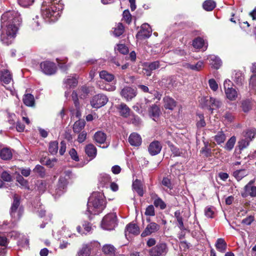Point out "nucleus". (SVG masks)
I'll list each match as a JSON object with an SVG mask.
<instances>
[{
  "instance_id": "ea45409f",
  "label": "nucleus",
  "mask_w": 256,
  "mask_h": 256,
  "mask_svg": "<svg viewBox=\"0 0 256 256\" xmlns=\"http://www.w3.org/2000/svg\"><path fill=\"white\" fill-rule=\"evenodd\" d=\"M102 250L106 254L112 256L114 254L115 248L112 244H106L103 246Z\"/></svg>"
},
{
  "instance_id": "f257e3e1",
  "label": "nucleus",
  "mask_w": 256,
  "mask_h": 256,
  "mask_svg": "<svg viewBox=\"0 0 256 256\" xmlns=\"http://www.w3.org/2000/svg\"><path fill=\"white\" fill-rule=\"evenodd\" d=\"M22 22V18L18 11L12 10L4 12L1 16L0 41L6 45L10 44Z\"/></svg>"
},
{
  "instance_id": "49530a36",
  "label": "nucleus",
  "mask_w": 256,
  "mask_h": 256,
  "mask_svg": "<svg viewBox=\"0 0 256 256\" xmlns=\"http://www.w3.org/2000/svg\"><path fill=\"white\" fill-rule=\"evenodd\" d=\"M48 150L52 154H56L58 150V142L57 141L50 142V143Z\"/></svg>"
},
{
  "instance_id": "0e129e2a",
  "label": "nucleus",
  "mask_w": 256,
  "mask_h": 256,
  "mask_svg": "<svg viewBox=\"0 0 256 256\" xmlns=\"http://www.w3.org/2000/svg\"><path fill=\"white\" fill-rule=\"evenodd\" d=\"M123 18L127 23L129 24L131 22V14L128 10H124L123 12Z\"/></svg>"
},
{
  "instance_id": "473e14b6",
  "label": "nucleus",
  "mask_w": 256,
  "mask_h": 256,
  "mask_svg": "<svg viewBox=\"0 0 256 256\" xmlns=\"http://www.w3.org/2000/svg\"><path fill=\"white\" fill-rule=\"evenodd\" d=\"M98 180L102 186H106L110 182V177L106 174H101L98 177Z\"/></svg>"
},
{
  "instance_id": "393cba45",
  "label": "nucleus",
  "mask_w": 256,
  "mask_h": 256,
  "mask_svg": "<svg viewBox=\"0 0 256 256\" xmlns=\"http://www.w3.org/2000/svg\"><path fill=\"white\" fill-rule=\"evenodd\" d=\"M164 106L166 109L172 110L176 106V101L169 96H166L164 98Z\"/></svg>"
},
{
  "instance_id": "58836bf2",
  "label": "nucleus",
  "mask_w": 256,
  "mask_h": 256,
  "mask_svg": "<svg viewBox=\"0 0 256 256\" xmlns=\"http://www.w3.org/2000/svg\"><path fill=\"white\" fill-rule=\"evenodd\" d=\"M225 93L227 98L230 100H235L238 96L237 92L233 88H228V90H225Z\"/></svg>"
},
{
  "instance_id": "5701e85b",
  "label": "nucleus",
  "mask_w": 256,
  "mask_h": 256,
  "mask_svg": "<svg viewBox=\"0 0 256 256\" xmlns=\"http://www.w3.org/2000/svg\"><path fill=\"white\" fill-rule=\"evenodd\" d=\"M85 152L88 156L94 158L96 155V148L92 144H88L85 147Z\"/></svg>"
},
{
  "instance_id": "ddd939ff",
  "label": "nucleus",
  "mask_w": 256,
  "mask_h": 256,
  "mask_svg": "<svg viewBox=\"0 0 256 256\" xmlns=\"http://www.w3.org/2000/svg\"><path fill=\"white\" fill-rule=\"evenodd\" d=\"M160 226L156 222H150L147 225L144 230L141 234L142 237H146L152 233L158 232L160 229Z\"/></svg>"
},
{
  "instance_id": "864d4df0",
  "label": "nucleus",
  "mask_w": 256,
  "mask_h": 256,
  "mask_svg": "<svg viewBox=\"0 0 256 256\" xmlns=\"http://www.w3.org/2000/svg\"><path fill=\"white\" fill-rule=\"evenodd\" d=\"M117 50L123 54H126L128 52V47L124 44H118Z\"/></svg>"
},
{
  "instance_id": "de8ad7c7",
  "label": "nucleus",
  "mask_w": 256,
  "mask_h": 256,
  "mask_svg": "<svg viewBox=\"0 0 256 256\" xmlns=\"http://www.w3.org/2000/svg\"><path fill=\"white\" fill-rule=\"evenodd\" d=\"M192 45L196 48H200L204 46V40L200 38H197L194 40Z\"/></svg>"
},
{
  "instance_id": "0eeeda50",
  "label": "nucleus",
  "mask_w": 256,
  "mask_h": 256,
  "mask_svg": "<svg viewBox=\"0 0 256 256\" xmlns=\"http://www.w3.org/2000/svg\"><path fill=\"white\" fill-rule=\"evenodd\" d=\"M168 250L166 243L160 242L148 250V256H166Z\"/></svg>"
},
{
  "instance_id": "dca6fc26",
  "label": "nucleus",
  "mask_w": 256,
  "mask_h": 256,
  "mask_svg": "<svg viewBox=\"0 0 256 256\" xmlns=\"http://www.w3.org/2000/svg\"><path fill=\"white\" fill-rule=\"evenodd\" d=\"M68 182L66 178L60 176L58 180L57 188H56V194L60 196L66 190Z\"/></svg>"
},
{
  "instance_id": "a211bd4d",
  "label": "nucleus",
  "mask_w": 256,
  "mask_h": 256,
  "mask_svg": "<svg viewBox=\"0 0 256 256\" xmlns=\"http://www.w3.org/2000/svg\"><path fill=\"white\" fill-rule=\"evenodd\" d=\"M128 142L132 146H139L142 144V140L139 134L133 132L129 136Z\"/></svg>"
},
{
  "instance_id": "aec40b11",
  "label": "nucleus",
  "mask_w": 256,
  "mask_h": 256,
  "mask_svg": "<svg viewBox=\"0 0 256 256\" xmlns=\"http://www.w3.org/2000/svg\"><path fill=\"white\" fill-rule=\"evenodd\" d=\"M152 198L154 200V204L156 208H160L161 210H164L166 208V205L162 198H159L156 194H151Z\"/></svg>"
},
{
  "instance_id": "09e8293b",
  "label": "nucleus",
  "mask_w": 256,
  "mask_h": 256,
  "mask_svg": "<svg viewBox=\"0 0 256 256\" xmlns=\"http://www.w3.org/2000/svg\"><path fill=\"white\" fill-rule=\"evenodd\" d=\"M38 16L32 19L30 22V26L33 30H38L40 29V23L38 20Z\"/></svg>"
},
{
  "instance_id": "a19ab883",
  "label": "nucleus",
  "mask_w": 256,
  "mask_h": 256,
  "mask_svg": "<svg viewBox=\"0 0 256 256\" xmlns=\"http://www.w3.org/2000/svg\"><path fill=\"white\" fill-rule=\"evenodd\" d=\"M216 6V2L212 0H206L202 4L203 8L207 11L212 10Z\"/></svg>"
},
{
  "instance_id": "680f3d73",
  "label": "nucleus",
  "mask_w": 256,
  "mask_h": 256,
  "mask_svg": "<svg viewBox=\"0 0 256 256\" xmlns=\"http://www.w3.org/2000/svg\"><path fill=\"white\" fill-rule=\"evenodd\" d=\"M242 107L244 112H248L251 109L250 102L248 100L244 101L242 102Z\"/></svg>"
},
{
  "instance_id": "f8f14e48",
  "label": "nucleus",
  "mask_w": 256,
  "mask_h": 256,
  "mask_svg": "<svg viewBox=\"0 0 256 256\" xmlns=\"http://www.w3.org/2000/svg\"><path fill=\"white\" fill-rule=\"evenodd\" d=\"M204 99L206 100V106L212 112L214 109L219 108L222 106L221 101L217 98L210 97L209 98H206Z\"/></svg>"
},
{
  "instance_id": "e2e57ef3",
  "label": "nucleus",
  "mask_w": 256,
  "mask_h": 256,
  "mask_svg": "<svg viewBox=\"0 0 256 256\" xmlns=\"http://www.w3.org/2000/svg\"><path fill=\"white\" fill-rule=\"evenodd\" d=\"M69 154L71 157V158L76 161V162H78L79 161V158L78 156V153L76 152V151L75 150L74 148H72L70 151H69Z\"/></svg>"
},
{
  "instance_id": "69168bd1",
  "label": "nucleus",
  "mask_w": 256,
  "mask_h": 256,
  "mask_svg": "<svg viewBox=\"0 0 256 256\" xmlns=\"http://www.w3.org/2000/svg\"><path fill=\"white\" fill-rule=\"evenodd\" d=\"M18 4L22 6L26 7L34 2V0H18Z\"/></svg>"
},
{
  "instance_id": "6ab92c4d",
  "label": "nucleus",
  "mask_w": 256,
  "mask_h": 256,
  "mask_svg": "<svg viewBox=\"0 0 256 256\" xmlns=\"http://www.w3.org/2000/svg\"><path fill=\"white\" fill-rule=\"evenodd\" d=\"M210 60V64L212 68L218 69L222 66V62L220 59L214 55H210L208 57Z\"/></svg>"
},
{
  "instance_id": "37998d69",
  "label": "nucleus",
  "mask_w": 256,
  "mask_h": 256,
  "mask_svg": "<svg viewBox=\"0 0 256 256\" xmlns=\"http://www.w3.org/2000/svg\"><path fill=\"white\" fill-rule=\"evenodd\" d=\"M90 92L89 88L86 86H82L78 90V94L80 98H86Z\"/></svg>"
},
{
  "instance_id": "9b49d317",
  "label": "nucleus",
  "mask_w": 256,
  "mask_h": 256,
  "mask_svg": "<svg viewBox=\"0 0 256 256\" xmlns=\"http://www.w3.org/2000/svg\"><path fill=\"white\" fill-rule=\"evenodd\" d=\"M100 245V243L96 241L83 244L82 249L78 252V256H90L92 247L94 246H98Z\"/></svg>"
},
{
  "instance_id": "f704fd0d",
  "label": "nucleus",
  "mask_w": 256,
  "mask_h": 256,
  "mask_svg": "<svg viewBox=\"0 0 256 256\" xmlns=\"http://www.w3.org/2000/svg\"><path fill=\"white\" fill-rule=\"evenodd\" d=\"M86 122L84 120L76 122L74 124L73 130L75 133H79L84 128Z\"/></svg>"
},
{
  "instance_id": "c03bdc74",
  "label": "nucleus",
  "mask_w": 256,
  "mask_h": 256,
  "mask_svg": "<svg viewBox=\"0 0 256 256\" xmlns=\"http://www.w3.org/2000/svg\"><path fill=\"white\" fill-rule=\"evenodd\" d=\"M164 64H160L159 61H155L148 64V68L150 70H154L158 68H164Z\"/></svg>"
},
{
  "instance_id": "2f4dec72",
  "label": "nucleus",
  "mask_w": 256,
  "mask_h": 256,
  "mask_svg": "<svg viewBox=\"0 0 256 256\" xmlns=\"http://www.w3.org/2000/svg\"><path fill=\"white\" fill-rule=\"evenodd\" d=\"M174 216L178 222V226L180 230H185L186 228L184 226L183 218L181 215L180 210H176L174 212Z\"/></svg>"
},
{
  "instance_id": "4c0bfd02",
  "label": "nucleus",
  "mask_w": 256,
  "mask_h": 256,
  "mask_svg": "<svg viewBox=\"0 0 256 256\" xmlns=\"http://www.w3.org/2000/svg\"><path fill=\"white\" fill-rule=\"evenodd\" d=\"M214 140L218 144H220L226 140V136L222 131H220L214 136Z\"/></svg>"
},
{
  "instance_id": "603ef678",
  "label": "nucleus",
  "mask_w": 256,
  "mask_h": 256,
  "mask_svg": "<svg viewBox=\"0 0 256 256\" xmlns=\"http://www.w3.org/2000/svg\"><path fill=\"white\" fill-rule=\"evenodd\" d=\"M204 67V62L200 60L195 64H192L191 70L200 71Z\"/></svg>"
},
{
  "instance_id": "338daca9",
  "label": "nucleus",
  "mask_w": 256,
  "mask_h": 256,
  "mask_svg": "<svg viewBox=\"0 0 256 256\" xmlns=\"http://www.w3.org/2000/svg\"><path fill=\"white\" fill-rule=\"evenodd\" d=\"M204 214L207 218H212L214 212L212 208L206 207L204 210Z\"/></svg>"
},
{
  "instance_id": "1a4fd4ad",
  "label": "nucleus",
  "mask_w": 256,
  "mask_h": 256,
  "mask_svg": "<svg viewBox=\"0 0 256 256\" xmlns=\"http://www.w3.org/2000/svg\"><path fill=\"white\" fill-rule=\"evenodd\" d=\"M42 72L48 75L54 74L56 70V68L54 63L48 61H45L40 64Z\"/></svg>"
},
{
  "instance_id": "a18cd8bd",
  "label": "nucleus",
  "mask_w": 256,
  "mask_h": 256,
  "mask_svg": "<svg viewBox=\"0 0 256 256\" xmlns=\"http://www.w3.org/2000/svg\"><path fill=\"white\" fill-rule=\"evenodd\" d=\"M124 32V27L122 23H118L114 28V34L116 36L122 35Z\"/></svg>"
},
{
  "instance_id": "cd10ccee",
  "label": "nucleus",
  "mask_w": 256,
  "mask_h": 256,
  "mask_svg": "<svg viewBox=\"0 0 256 256\" xmlns=\"http://www.w3.org/2000/svg\"><path fill=\"white\" fill-rule=\"evenodd\" d=\"M244 190L245 192L242 194V196L243 197H246L248 195H249L252 197L256 196V186H245Z\"/></svg>"
},
{
  "instance_id": "20e7f679",
  "label": "nucleus",
  "mask_w": 256,
  "mask_h": 256,
  "mask_svg": "<svg viewBox=\"0 0 256 256\" xmlns=\"http://www.w3.org/2000/svg\"><path fill=\"white\" fill-rule=\"evenodd\" d=\"M22 212L23 210L20 206V198L15 194L14 196V200L10 207V216L14 219V221H16L20 218Z\"/></svg>"
},
{
  "instance_id": "e433bc0d",
  "label": "nucleus",
  "mask_w": 256,
  "mask_h": 256,
  "mask_svg": "<svg viewBox=\"0 0 256 256\" xmlns=\"http://www.w3.org/2000/svg\"><path fill=\"white\" fill-rule=\"evenodd\" d=\"M236 137L234 136H232L226 143L224 148L228 151H231L236 144Z\"/></svg>"
},
{
  "instance_id": "412c9836",
  "label": "nucleus",
  "mask_w": 256,
  "mask_h": 256,
  "mask_svg": "<svg viewBox=\"0 0 256 256\" xmlns=\"http://www.w3.org/2000/svg\"><path fill=\"white\" fill-rule=\"evenodd\" d=\"M64 83L68 88L76 87L78 84L76 76H68V78L64 80Z\"/></svg>"
},
{
  "instance_id": "6e6552de",
  "label": "nucleus",
  "mask_w": 256,
  "mask_h": 256,
  "mask_svg": "<svg viewBox=\"0 0 256 256\" xmlns=\"http://www.w3.org/2000/svg\"><path fill=\"white\" fill-rule=\"evenodd\" d=\"M108 102V98L104 94H98L94 96L91 100L90 104L94 108H98L104 106Z\"/></svg>"
},
{
  "instance_id": "052dcab7",
  "label": "nucleus",
  "mask_w": 256,
  "mask_h": 256,
  "mask_svg": "<svg viewBox=\"0 0 256 256\" xmlns=\"http://www.w3.org/2000/svg\"><path fill=\"white\" fill-rule=\"evenodd\" d=\"M208 84L210 88L214 92L218 89V84L214 79L211 78L208 80Z\"/></svg>"
},
{
  "instance_id": "39448f33",
  "label": "nucleus",
  "mask_w": 256,
  "mask_h": 256,
  "mask_svg": "<svg viewBox=\"0 0 256 256\" xmlns=\"http://www.w3.org/2000/svg\"><path fill=\"white\" fill-rule=\"evenodd\" d=\"M256 134L255 130L252 129L244 132L242 138L238 142V146L240 150H242L246 148L254 138Z\"/></svg>"
},
{
  "instance_id": "f3484780",
  "label": "nucleus",
  "mask_w": 256,
  "mask_h": 256,
  "mask_svg": "<svg viewBox=\"0 0 256 256\" xmlns=\"http://www.w3.org/2000/svg\"><path fill=\"white\" fill-rule=\"evenodd\" d=\"M120 116L124 118H127L131 116V110L128 106L124 103H121L116 107Z\"/></svg>"
},
{
  "instance_id": "7ed1b4c3",
  "label": "nucleus",
  "mask_w": 256,
  "mask_h": 256,
  "mask_svg": "<svg viewBox=\"0 0 256 256\" xmlns=\"http://www.w3.org/2000/svg\"><path fill=\"white\" fill-rule=\"evenodd\" d=\"M44 1L41 8L42 14L44 18H51L52 21L56 20L60 14V11L64 8L63 4L52 6Z\"/></svg>"
},
{
  "instance_id": "c85d7f7f",
  "label": "nucleus",
  "mask_w": 256,
  "mask_h": 256,
  "mask_svg": "<svg viewBox=\"0 0 256 256\" xmlns=\"http://www.w3.org/2000/svg\"><path fill=\"white\" fill-rule=\"evenodd\" d=\"M132 188L140 196H143L144 190L140 180H134L132 183Z\"/></svg>"
},
{
  "instance_id": "9d476101",
  "label": "nucleus",
  "mask_w": 256,
  "mask_h": 256,
  "mask_svg": "<svg viewBox=\"0 0 256 256\" xmlns=\"http://www.w3.org/2000/svg\"><path fill=\"white\" fill-rule=\"evenodd\" d=\"M136 90L129 86L124 87L120 92L121 96L127 101L132 100L136 96Z\"/></svg>"
},
{
  "instance_id": "3c124183",
  "label": "nucleus",
  "mask_w": 256,
  "mask_h": 256,
  "mask_svg": "<svg viewBox=\"0 0 256 256\" xmlns=\"http://www.w3.org/2000/svg\"><path fill=\"white\" fill-rule=\"evenodd\" d=\"M34 172L38 174L40 176L44 177L45 175V170L44 168L39 164L36 166L34 169Z\"/></svg>"
},
{
  "instance_id": "a878e982",
  "label": "nucleus",
  "mask_w": 256,
  "mask_h": 256,
  "mask_svg": "<svg viewBox=\"0 0 256 256\" xmlns=\"http://www.w3.org/2000/svg\"><path fill=\"white\" fill-rule=\"evenodd\" d=\"M126 232L138 235L140 232V228L136 224L130 223L126 226Z\"/></svg>"
},
{
  "instance_id": "2eb2a0df",
  "label": "nucleus",
  "mask_w": 256,
  "mask_h": 256,
  "mask_svg": "<svg viewBox=\"0 0 256 256\" xmlns=\"http://www.w3.org/2000/svg\"><path fill=\"white\" fill-rule=\"evenodd\" d=\"M162 148V145L160 142L154 140L150 143L148 147V151L151 156H155L158 154Z\"/></svg>"
},
{
  "instance_id": "6e6d98bb",
  "label": "nucleus",
  "mask_w": 256,
  "mask_h": 256,
  "mask_svg": "<svg viewBox=\"0 0 256 256\" xmlns=\"http://www.w3.org/2000/svg\"><path fill=\"white\" fill-rule=\"evenodd\" d=\"M38 189L40 192L43 193L46 189V184L44 181L38 182Z\"/></svg>"
},
{
  "instance_id": "423d86ee",
  "label": "nucleus",
  "mask_w": 256,
  "mask_h": 256,
  "mask_svg": "<svg viewBox=\"0 0 256 256\" xmlns=\"http://www.w3.org/2000/svg\"><path fill=\"white\" fill-rule=\"evenodd\" d=\"M116 225V214L110 213L105 216L101 223L102 228L106 230H112Z\"/></svg>"
},
{
  "instance_id": "bf43d9fd",
  "label": "nucleus",
  "mask_w": 256,
  "mask_h": 256,
  "mask_svg": "<svg viewBox=\"0 0 256 256\" xmlns=\"http://www.w3.org/2000/svg\"><path fill=\"white\" fill-rule=\"evenodd\" d=\"M0 176L2 180L4 181L9 182L12 180L11 175L6 171L2 172Z\"/></svg>"
},
{
  "instance_id": "5fc2aeb1",
  "label": "nucleus",
  "mask_w": 256,
  "mask_h": 256,
  "mask_svg": "<svg viewBox=\"0 0 256 256\" xmlns=\"http://www.w3.org/2000/svg\"><path fill=\"white\" fill-rule=\"evenodd\" d=\"M162 186H164L167 188L170 189V190L172 189L173 187L170 182V180L168 178L165 177L163 178L162 182Z\"/></svg>"
},
{
  "instance_id": "72a5a7b5",
  "label": "nucleus",
  "mask_w": 256,
  "mask_h": 256,
  "mask_svg": "<svg viewBox=\"0 0 256 256\" xmlns=\"http://www.w3.org/2000/svg\"><path fill=\"white\" fill-rule=\"evenodd\" d=\"M12 154L10 149L4 148L0 150V157L4 160H10L12 158Z\"/></svg>"
},
{
  "instance_id": "7c9ffc66",
  "label": "nucleus",
  "mask_w": 256,
  "mask_h": 256,
  "mask_svg": "<svg viewBox=\"0 0 256 256\" xmlns=\"http://www.w3.org/2000/svg\"><path fill=\"white\" fill-rule=\"evenodd\" d=\"M23 102L26 106H33L34 105V99L33 95L30 94H24Z\"/></svg>"
},
{
  "instance_id": "8fccbe9b",
  "label": "nucleus",
  "mask_w": 256,
  "mask_h": 256,
  "mask_svg": "<svg viewBox=\"0 0 256 256\" xmlns=\"http://www.w3.org/2000/svg\"><path fill=\"white\" fill-rule=\"evenodd\" d=\"M130 123L134 124V126H139L141 123V120L140 118L134 114H131L130 116Z\"/></svg>"
},
{
  "instance_id": "bb28decb",
  "label": "nucleus",
  "mask_w": 256,
  "mask_h": 256,
  "mask_svg": "<svg viewBox=\"0 0 256 256\" xmlns=\"http://www.w3.org/2000/svg\"><path fill=\"white\" fill-rule=\"evenodd\" d=\"M215 246L218 250L221 252H224L226 250L227 244L224 239L220 238L217 240Z\"/></svg>"
},
{
  "instance_id": "c9c22d12",
  "label": "nucleus",
  "mask_w": 256,
  "mask_h": 256,
  "mask_svg": "<svg viewBox=\"0 0 256 256\" xmlns=\"http://www.w3.org/2000/svg\"><path fill=\"white\" fill-rule=\"evenodd\" d=\"M100 76L102 79L108 82H111L114 80V76L113 74L106 70H102L100 72Z\"/></svg>"
},
{
  "instance_id": "79ce46f5",
  "label": "nucleus",
  "mask_w": 256,
  "mask_h": 256,
  "mask_svg": "<svg viewBox=\"0 0 256 256\" xmlns=\"http://www.w3.org/2000/svg\"><path fill=\"white\" fill-rule=\"evenodd\" d=\"M247 175V173L245 170H239L234 171L233 173L234 176L238 180L240 181L243 178Z\"/></svg>"
},
{
  "instance_id": "4468645a",
  "label": "nucleus",
  "mask_w": 256,
  "mask_h": 256,
  "mask_svg": "<svg viewBox=\"0 0 256 256\" xmlns=\"http://www.w3.org/2000/svg\"><path fill=\"white\" fill-rule=\"evenodd\" d=\"M152 34V30L147 24H143L140 32L138 33L136 37L140 39L149 38Z\"/></svg>"
},
{
  "instance_id": "4be33fe9",
  "label": "nucleus",
  "mask_w": 256,
  "mask_h": 256,
  "mask_svg": "<svg viewBox=\"0 0 256 256\" xmlns=\"http://www.w3.org/2000/svg\"><path fill=\"white\" fill-rule=\"evenodd\" d=\"M94 139L95 142L98 144H104L106 139V134L102 132L98 131L95 133L94 136Z\"/></svg>"
},
{
  "instance_id": "774afa93",
  "label": "nucleus",
  "mask_w": 256,
  "mask_h": 256,
  "mask_svg": "<svg viewBox=\"0 0 256 256\" xmlns=\"http://www.w3.org/2000/svg\"><path fill=\"white\" fill-rule=\"evenodd\" d=\"M169 146L170 147V150L174 156H180V152L178 148L176 147L172 144H170Z\"/></svg>"
},
{
  "instance_id": "f03ea898",
  "label": "nucleus",
  "mask_w": 256,
  "mask_h": 256,
  "mask_svg": "<svg viewBox=\"0 0 256 256\" xmlns=\"http://www.w3.org/2000/svg\"><path fill=\"white\" fill-rule=\"evenodd\" d=\"M106 207V202L102 194L93 192L88 198V211L91 214H98Z\"/></svg>"
},
{
  "instance_id": "b1692460",
  "label": "nucleus",
  "mask_w": 256,
  "mask_h": 256,
  "mask_svg": "<svg viewBox=\"0 0 256 256\" xmlns=\"http://www.w3.org/2000/svg\"><path fill=\"white\" fill-rule=\"evenodd\" d=\"M0 80L6 84H9L12 80V76L8 70L2 71L0 74Z\"/></svg>"
},
{
  "instance_id": "c756f323",
  "label": "nucleus",
  "mask_w": 256,
  "mask_h": 256,
  "mask_svg": "<svg viewBox=\"0 0 256 256\" xmlns=\"http://www.w3.org/2000/svg\"><path fill=\"white\" fill-rule=\"evenodd\" d=\"M149 112L150 117L156 121L160 115V109L158 106L152 105L150 109Z\"/></svg>"
},
{
  "instance_id": "13d9d810",
  "label": "nucleus",
  "mask_w": 256,
  "mask_h": 256,
  "mask_svg": "<svg viewBox=\"0 0 256 256\" xmlns=\"http://www.w3.org/2000/svg\"><path fill=\"white\" fill-rule=\"evenodd\" d=\"M198 118L200 120L196 123V126L198 128H200L206 126V123L204 120V116L203 114H199Z\"/></svg>"
},
{
  "instance_id": "4d7b16f0",
  "label": "nucleus",
  "mask_w": 256,
  "mask_h": 256,
  "mask_svg": "<svg viewBox=\"0 0 256 256\" xmlns=\"http://www.w3.org/2000/svg\"><path fill=\"white\" fill-rule=\"evenodd\" d=\"M144 214L148 216H154L155 215L154 208L152 205L148 206Z\"/></svg>"
}]
</instances>
